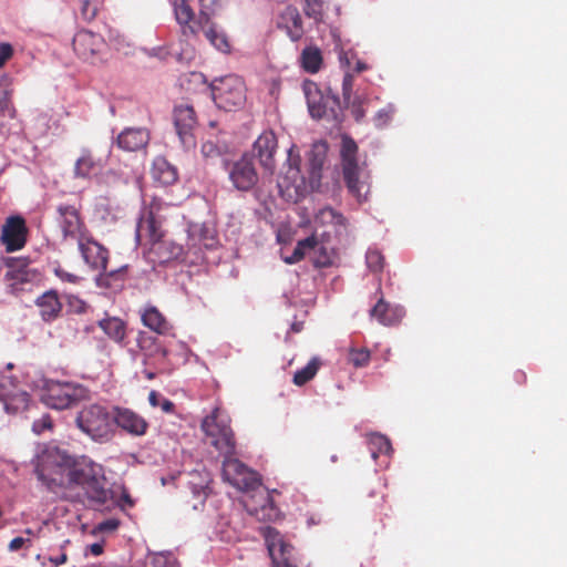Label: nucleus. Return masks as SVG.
<instances>
[{
  "label": "nucleus",
  "mask_w": 567,
  "mask_h": 567,
  "mask_svg": "<svg viewBox=\"0 0 567 567\" xmlns=\"http://www.w3.org/2000/svg\"><path fill=\"white\" fill-rule=\"evenodd\" d=\"M34 472L48 491L62 497H85L93 506L113 498L101 465L82 458L73 462L56 447H47L34 458Z\"/></svg>",
  "instance_id": "nucleus-1"
},
{
  "label": "nucleus",
  "mask_w": 567,
  "mask_h": 567,
  "mask_svg": "<svg viewBox=\"0 0 567 567\" xmlns=\"http://www.w3.org/2000/svg\"><path fill=\"white\" fill-rule=\"evenodd\" d=\"M174 12L184 37H196L202 32L209 43L220 52L226 53L230 51L227 34L212 21L206 12L200 11L196 18L192 7L186 0H175Z\"/></svg>",
  "instance_id": "nucleus-2"
},
{
  "label": "nucleus",
  "mask_w": 567,
  "mask_h": 567,
  "mask_svg": "<svg viewBox=\"0 0 567 567\" xmlns=\"http://www.w3.org/2000/svg\"><path fill=\"white\" fill-rule=\"evenodd\" d=\"M358 145L352 137L348 135L342 136L340 147L342 177L349 193L359 203H362L367 200L370 192V175L358 163Z\"/></svg>",
  "instance_id": "nucleus-3"
},
{
  "label": "nucleus",
  "mask_w": 567,
  "mask_h": 567,
  "mask_svg": "<svg viewBox=\"0 0 567 567\" xmlns=\"http://www.w3.org/2000/svg\"><path fill=\"white\" fill-rule=\"evenodd\" d=\"M75 424L91 440L106 443L113 437V408L99 403L84 405L78 412Z\"/></svg>",
  "instance_id": "nucleus-4"
},
{
  "label": "nucleus",
  "mask_w": 567,
  "mask_h": 567,
  "mask_svg": "<svg viewBox=\"0 0 567 567\" xmlns=\"http://www.w3.org/2000/svg\"><path fill=\"white\" fill-rule=\"evenodd\" d=\"M79 250L84 261L92 268L102 271L97 282L109 288L121 287L124 281V269L106 270L109 250L97 243L91 233L78 241Z\"/></svg>",
  "instance_id": "nucleus-5"
},
{
  "label": "nucleus",
  "mask_w": 567,
  "mask_h": 567,
  "mask_svg": "<svg viewBox=\"0 0 567 567\" xmlns=\"http://www.w3.org/2000/svg\"><path fill=\"white\" fill-rule=\"evenodd\" d=\"M204 431L209 444L214 446L224 457L233 456L236 453V440L230 427L229 416L219 408L202 421Z\"/></svg>",
  "instance_id": "nucleus-6"
},
{
  "label": "nucleus",
  "mask_w": 567,
  "mask_h": 567,
  "mask_svg": "<svg viewBox=\"0 0 567 567\" xmlns=\"http://www.w3.org/2000/svg\"><path fill=\"white\" fill-rule=\"evenodd\" d=\"M163 237L164 231L161 221L156 218L153 210L146 212L137 223L136 239L141 245H151V251L156 254L161 261H167L177 257L182 251V247L172 245L171 251L162 254V248L166 246Z\"/></svg>",
  "instance_id": "nucleus-7"
},
{
  "label": "nucleus",
  "mask_w": 567,
  "mask_h": 567,
  "mask_svg": "<svg viewBox=\"0 0 567 567\" xmlns=\"http://www.w3.org/2000/svg\"><path fill=\"white\" fill-rule=\"evenodd\" d=\"M89 390L82 384L72 382H50L47 384L41 400L51 409L64 410L87 399Z\"/></svg>",
  "instance_id": "nucleus-8"
},
{
  "label": "nucleus",
  "mask_w": 567,
  "mask_h": 567,
  "mask_svg": "<svg viewBox=\"0 0 567 567\" xmlns=\"http://www.w3.org/2000/svg\"><path fill=\"white\" fill-rule=\"evenodd\" d=\"M213 100L219 109L233 111L241 107L246 101V86L241 78L226 75L212 84Z\"/></svg>",
  "instance_id": "nucleus-9"
},
{
  "label": "nucleus",
  "mask_w": 567,
  "mask_h": 567,
  "mask_svg": "<svg viewBox=\"0 0 567 567\" xmlns=\"http://www.w3.org/2000/svg\"><path fill=\"white\" fill-rule=\"evenodd\" d=\"M4 282L10 293L18 296L25 290V285L34 282L39 272L30 267L29 258L9 257L4 260Z\"/></svg>",
  "instance_id": "nucleus-10"
},
{
  "label": "nucleus",
  "mask_w": 567,
  "mask_h": 567,
  "mask_svg": "<svg viewBox=\"0 0 567 567\" xmlns=\"http://www.w3.org/2000/svg\"><path fill=\"white\" fill-rule=\"evenodd\" d=\"M274 567H298L293 555V546L276 528L265 526L260 528Z\"/></svg>",
  "instance_id": "nucleus-11"
},
{
  "label": "nucleus",
  "mask_w": 567,
  "mask_h": 567,
  "mask_svg": "<svg viewBox=\"0 0 567 567\" xmlns=\"http://www.w3.org/2000/svg\"><path fill=\"white\" fill-rule=\"evenodd\" d=\"M173 122L182 146L194 150L196 146V130L198 125L194 107L187 103H181L174 107Z\"/></svg>",
  "instance_id": "nucleus-12"
},
{
  "label": "nucleus",
  "mask_w": 567,
  "mask_h": 567,
  "mask_svg": "<svg viewBox=\"0 0 567 567\" xmlns=\"http://www.w3.org/2000/svg\"><path fill=\"white\" fill-rule=\"evenodd\" d=\"M223 476L229 484L240 491H255L261 485L258 474L233 456L225 457Z\"/></svg>",
  "instance_id": "nucleus-13"
},
{
  "label": "nucleus",
  "mask_w": 567,
  "mask_h": 567,
  "mask_svg": "<svg viewBox=\"0 0 567 567\" xmlns=\"http://www.w3.org/2000/svg\"><path fill=\"white\" fill-rule=\"evenodd\" d=\"M226 169L229 181L238 190L248 192L258 183L259 176L254 157L248 153L243 154L237 161L226 164Z\"/></svg>",
  "instance_id": "nucleus-14"
},
{
  "label": "nucleus",
  "mask_w": 567,
  "mask_h": 567,
  "mask_svg": "<svg viewBox=\"0 0 567 567\" xmlns=\"http://www.w3.org/2000/svg\"><path fill=\"white\" fill-rule=\"evenodd\" d=\"M29 229L25 219L20 215L6 218L1 226L0 241L7 252L21 250L28 241Z\"/></svg>",
  "instance_id": "nucleus-15"
},
{
  "label": "nucleus",
  "mask_w": 567,
  "mask_h": 567,
  "mask_svg": "<svg viewBox=\"0 0 567 567\" xmlns=\"http://www.w3.org/2000/svg\"><path fill=\"white\" fill-rule=\"evenodd\" d=\"M106 49L104 39L92 31L80 30L73 38V50L83 61L96 63Z\"/></svg>",
  "instance_id": "nucleus-16"
},
{
  "label": "nucleus",
  "mask_w": 567,
  "mask_h": 567,
  "mask_svg": "<svg viewBox=\"0 0 567 567\" xmlns=\"http://www.w3.org/2000/svg\"><path fill=\"white\" fill-rule=\"evenodd\" d=\"M115 427H120L132 436H143L148 430V423L142 415L128 408L113 406V435Z\"/></svg>",
  "instance_id": "nucleus-17"
},
{
  "label": "nucleus",
  "mask_w": 567,
  "mask_h": 567,
  "mask_svg": "<svg viewBox=\"0 0 567 567\" xmlns=\"http://www.w3.org/2000/svg\"><path fill=\"white\" fill-rule=\"evenodd\" d=\"M58 213L60 215V227L64 238H71L78 243L82 237H86L90 234L80 216L79 209L74 206L60 205Z\"/></svg>",
  "instance_id": "nucleus-18"
},
{
  "label": "nucleus",
  "mask_w": 567,
  "mask_h": 567,
  "mask_svg": "<svg viewBox=\"0 0 567 567\" xmlns=\"http://www.w3.org/2000/svg\"><path fill=\"white\" fill-rule=\"evenodd\" d=\"M106 166V158L99 157L89 147H82L73 165V177L90 181L100 175Z\"/></svg>",
  "instance_id": "nucleus-19"
},
{
  "label": "nucleus",
  "mask_w": 567,
  "mask_h": 567,
  "mask_svg": "<svg viewBox=\"0 0 567 567\" xmlns=\"http://www.w3.org/2000/svg\"><path fill=\"white\" fill-rule=\"evenodd\" d=\"M278 148V141L272 131L262 132L252 145V154L256 156L261 167L274 173L276 167L275 155Z\"/></svg>",
  "instance_id": "nucleus-20"
},
{
  "label": "nucleus",
  "mask_w": 567,
  "mask_h": 567,
  "mask_svg": "<svg viewBox=\"0 0 567 567\" xmlns=\"http://www.w3.org/2000/svg\"><path fill=\"white\" fill-rule=\"evenodd\" d=\"M277 27L284 30L292 42L299 41L303 34V22L298 9L287 6L278 16Z\"/></svg>",
  "instance_id": "nucleus-21"
},
{
  "label": "nucleus",
  "mask_w": 567,
  "mask_h": 567,
  "mask_svg": "<svg viewBox=\"0 0 567 567\" xmlns=\"http://www.w3.org/2000/svg\"><path fill=\"white\" fill-rule=\"evenodd\" d=\"M34 305L39 309V315L42 321L51 323L61 317L63 305L60 300L59 293L54 289H50L40 295Z\"/></svg>",
  "instance_id": "nucleus-22"
},
{
  "label": "nucleus",
  "mask_w": 567,
  "mask_h": 567,
  "mask_svg": "<svg viewBox=\"0 0 567 567\" xmlns=\"http://www.w3.org/2000/svg\"><path fill=\"white\" fill-rule=\"evenodd\" d=\"M405 311L401 306H391L380 298L370 310V317L377 319L383 326H395L404 317Z\"/></svg>",
  "instance_id": "nucleus-23"
},
{
  "label": "nucleus",
  "mask_w": 567,
  "mask_h": 567,
  "mask_svg": "<svg viewBox=\"0 0 567 567\" xmlns=\"http://www.w3.org/2000/svg\"><path fill=\"white\" fill-rule=\"evenodd\" d=\"M303 91L310 115L317 120L326 116L329 97L324 96L313 82H306Z\"/></svg>",
  "instance_id": "nucleus-24"
},
{
  "label": "nucleus",
  "mask_w": 567,
  "mask_h": 567,
  "mask_svg": "<svg viewBox=\"0 0 567 567\" xmlns=\"http://www.w3.org/2000/svg\"><path fill=\"white\" fill-rule=\"evenodd\" d=\"M148 132L145 128H126L116 140L117 146L127 152H136L147 145Z\"/></svg>",
  "instance_id": "nucleus-25"
},
{
  "label": "nucleus",
  "mask_w": 567,
  "mask_h": 567,
  "mask_svg": "<svg viewBox=\"0 0 567 567\" xmlns=\"http://www.w3.org/2000/svg\"><path fill=\"white\" fill-rule=\"evenodd\" d=\"M151 175L153 179L163 185H172L174 184L178 178L177 169L174 165H172L165 157L157 156L153 161Z\"/></svg>",
  "instance_id": "nucleus-26"
},
{
  "label": "nucleus",
  "mask_w": 567,
  "mask_h": 567,
  "mask_svg": "<svg viewBox=\"0 0 567 567\" xmlns=\"http://www.w3.org/2000/svg\"><path fill=\"white\" fill-rule=\"evenodd\" d=\"M142 322L145 327L158 334H167L171 330V324L164 315L154 306L144 308L141 315Z\"/></svg>",
  "instance_id": "nucleus-27"
},
{
  "label": "nucleus",
  "mask_w": 567,
  "mask_h": 567,
  "mask_svg": "<svg viewBox=\"0 0 567 567\" xmlns=\"http://www.w3.org/2000/svg\"><path fill=\"white\" fill-rule=\"evenodd\" d=\"M330 233L323 231L318 234V246L310 248L313 251V264L318 268L329 267L333 262L334 250L329 246Z\"/></svg>",
  "instance_id": "nucleus-28"
},
{
  "label": "nucleus",
  "mask_w": 567,
  "mask_h": 567,
  "mask_svg": "<svg viewBox=\"0 0 567 567\" xmlns=\"http://www.w3.org/2000/svg\"><path fill=\"white\" fill-rule=\"evenodd\" d=\"M300 157L293 155V147L288 152V169L286 172L282 182H279V187H293L296 192L305 184L303 177L300 174L299 168Z\"/></svg>",
  "instance_id": "nucleus-29"
},
{
  "label": "nucleus",
  "mask_w": 567,
  "mask_h": 567,
  "mask_svg": "<svg viewBox=\"0 0 567 567\" xmlns=\"http://www.w3.org/2000/svg\"><path fill=\"white\" fill-rule=\"evenodd\" d=\"M299 63L302 70L310 74H316L320 71L323 64L322 52L317 45L306 47L299 56Z\"/></svg>",
  "instance_id": "nucleus-30"
},
{
  "label": "nucleus",
  "mask_w": 567,
  "mask_h": 567,
  "mask_svg": "<svg viewBox=\"0 0 567 567\" xmlns=\"http://www.w3.org/2000/svg\"><path fill=\"white\" fill-rule=\"evenodd\" d=\"M315 223L316 225L321 226H332L336 234H339L342 229H346L347 226L346 217L331 207H324L320 209L315 217Z\"/></svg>",
  "instance_id": "nucleus-31"
},
{
  "label": "nucleus",
  "mask_w": 567,
  "mask_h": 567,
  "mask_svg": "<svg viewBox=\"0 0 567 567\" xmlns=\"http://www.w3.org/2000/svg\"><path fill=\"white\" fill-rule=\"evenodd\" d=\"M99 327L113 341L120 343L125 339L126 324L117 317H107L99 321Z\"/></svg>",
  "instance_id": "nucleus-32"
},
{
  "label": "nucleus",
  "mask_w": 567,
  "mask_h": 567,
  "mask_svg": "<svg viewBox=\"0 0 567 567\" xmlns=\"http://www.w3.org/2000/svg\"><path fill=\"white\" fill-rule=\"evenodd\" d=\"M137 344L140 349L150 357H159L164 359L168 354L167 349L159 342V340L147 333H140Z\"/></svg>",
  "instance_id": "nucleus-33"
},
{
  "label": "nucleus",
  "mask_w": 567,
  "mask_h": 567,
  "mask_svg": "<svg viewBox=\"0 0 567 567\" xmlns=\"http://www.w3.org/2000/svg\"><path fill=\"white\" fill-rule=\"evenodd\" d=\"M318 246V229L316 228L315 233L297 243L292 254L289 257L285 258V262L292 265L299 262L303 259L306 250L310 248H316Z\"/></svg>",
  "instance_id": "nucleus-34"
},
{
  "label": "nucleus",
  "mask_w": 567,
  "mask_h": 567,
  "mask_svg": "<svg viewBox=\"0 0 567 567\" xmlns=\"http://www.w3.org/2000/svg\"><path fill=\"white\" fill-rule=\"evenodd\" d=\"M368 444L374 460L379 454H390L392 452L390 440L385 435L379 433L370 434L368 436Z\"/></svg>",
  "instance_id": "nucleus-35"
},
{
  "label": "nucleus",
  "mask_w": 567,
  "mask_h": 567,
  "mask_svg": "<svg viewBox=\"0 0 567 567\" xmlns=\"http://www.w3.org/2000/svg\"><path fill=\"white\" fill-rule=\"evenodd\" d=\"M320 360L318 358H312L306 367L298 370L293 374V383L298 386L305 385L307 382L312 380L315 375L317 374L319 368H320Z\"/></svg>",
  "instance_id": "nucleus-36"
},
{
  "label": "nucleus",
  "mask_w": 567,
  "mask_h": 567,
  "mask_svg": "<svg viewBox=\"0 0 567 567\" xmlns=\"http://www.w3.org/2000/svg\"><path fill=\"white\" fill-rule=\"evenodd\" d=\"M208 480L203 481L202 483H195L190 481V489H192V501H187L193 507V509H199L204 506L205 501L208 496Z\"/></svg>",
  "instance_id": "nucleus-37"
},
{
  "label": "nucleus",
  "mask_w": 567,
  "mask_h": 567,
  "mask_svg": "<svg viewBox=\"0 0 567 567\" xmlns=\"http://www.w3.org/2000/svg\"><path fill=\"white\" fill-rule=\"evenodd\" d=\"M302 10L306 17L316 23L323 22L326 0H302Z\"/></svg>",
  "instance_id": "nucleus-38"
},
{
  "label": "nucleus",
  "mask_w": 567,
  "mask_h": 567,
  "mask_svg": "<svg viewBox=\"0 0 567 567\" xmlns=\"http://www.w3.org/2000/svg\"><path fill=\"white\" fill-rule=\"evenodd\" d=\"M371 353L367 348H352L349 351V362L355 368L367 367L370 362Z\"/></svg>",
  "instance_id": "nucleus-39"
},
{
  "label": "nucleus",
  "mask_w": 567,
  "mask_h": 567,
  "mask_svg": "<svg viewBox=\"0 0 567 567\" xmlns=\"http://www.w3.org/2000/svg\"><path fill=\"white\" fill-rule=\"evenodd\" d=\"M148 402L153 408H161V410L165 413L174 412V403L164 398L161 393L155 390H152L148 394Z\"/></svg>",
  "instance_id": "nucleus-40"
},
{
  "label": "nucleus",
  "mask_w": 567,
  "mask_h": 567,
  "mask_svg": "<svg viewBox=\"0 0 567 567\" xmlns=\"http://www.w3.org/2000/svg\"><path fill=\"white\" fill-rule=\"evenodd\" d=\"M365 261L368 268L373 272H380L384 266V257L383 255L375 249H369L365 255Z\"/></svg>",
  "instance_id": "nucleus-41"
},
{
  "label": "nucleus",
  "mask_w": 567,
  "mask_h": 567,
  "mask_svg": "<svg viewBox=\"0 0 567 567\" xmlns=\"http://www.w3.org/2000/svg\"><path fill=\"white\" fill-rule=\"evenodd\" d=\"M200 152L204 158L215 159L221 155L223 147L216 142L208 140L202 144Z\"/></svg>",
  "instance_id": "nucleus-42"
},
{
  "label": "nucleus",
  "mask_w": 567,
  "mask_h": 567,
  "mask_svg": "<svg viewBox=\"0 0 567 567\" xmlns=\"http://www.w3.org/2000/svg\"><path fill=\"white\" fill-rule=\"evenodd\" d=\"M70 544V540L66 539L64 540L61 546H60V550L61 553L59 555H49L47 557V560L48 563L50 564L51 567H59L61 565H64L69 557H68V554L65 551V547Z\"/></svg>",
  "instance_id": "nucleus-43"
},
{
  "label": "nucleus",
  "mask_w": 567,
  "mask_h": 567,
  "mask_svg": "<svg viewBox=\"0 0 567 567\" xmlns=\"http://www.w3.org/2000/svg\"><path fill=\"white\" fill-rule=\"evenodd\" d=\"M228 0H200L202 10L209 14H215L227 4Z\"/></svg>",
  "instance_id": "nucleus-44"
},
{
  "label": "nucleus",
  "mask_w": 567,
  "mask_h": 567,
  "mask_svg": "<svg viewBox=\"0 0 567 567\" xmlns=\"http://www.w3.org/2000/svg\"><path fill=\"white\" fill-rule=\"evenodd\" d=\"M54 275L63 282L69 284H78L80 280V277L66 271L64 268H62L60 265H56L53 269Z\"/></svg>",
  "instance_id": "nucleus-45"
},
{
  "label": "nucleus",
  "mask_w": 567,
  "mask_h": 567,
  "mask_svg": "<svg viewBox=\"0 0 567 567\" xmlns=\"http://www.w3.org/2000/svg\"><path fill=\"white\" fill-rule=\"evenodd\" d=\"M82 1V6H81V13H82V17L85 19V20H92L96 17L97 14V6L95 3L92 2V0H81Z\"/></svg>",
  "instance_id": "nucleus-46"
},
{
  "label": "nucleus",
  "mask_w": 567,
  "mask_h": 567,
  "mask_svg": "<svg viewBox=\"0 0 567 567\" xmlns=\"http://www.w3.org/2000/svg\"><path fill=\"white\" fill-rule=\"evenodd\" d=\"M353 87V75L346 73L342 80V95L346 104H350Z\"/></svg>",
  "instance_id": "nucleus-47"
},
{
  "label": "nucleus",
  "mask_w": 567,
  "mask_h": 567,
  "mask_svg": "<svg viewBox=\"0 0 567 567\" xmlns=\"http://www.w3.org/2000/svg\"><path fill=\"white\" fill-rule=\"evenodd\" d=\"M53 426L52 419L49 414L43 415L41 419L35 420L32 424V430L37 434L42 433L45 430H51Z\"/></svg>",
  "instance_id": "nucleus-48"
},
{
  "label": "nucleus",
  "mask_w": 567,
  "mask_h": 567,
  "mask_svg": "<svg viewBox=\"0 0 567 567\" xmlns=\"http://www.w3.org/2000/svg\"><path fill=\"white\" fill-rule=\"evenodd\" d=\"M68 305L70 310L74 313H84L87 309L86 302L76 296H69Z\"/></svg>",
  "instance_id": "nucleus-49"
},
{
  "label": "nucleus",
  "mask_w": 567,
  "mask_h": 567,
  "mask_svg": "<svg viewBox=\"0 0 567 567\" xmlns=\"http://www.w3.org/2000/svg\"><path fill=\"white\" fill-rule=\"evenodd\" d=\"M13 55V48L10 43L0 44V68Z\"/></svg>",
  "instance_id": "nucleus-50"
},
{
  "label": "nucleus",
  "mask_w": 567,
  "mask_h": 567,
  "mask_svg": "<svg viewBox=\"0 0 567 567\" xmlns=\"http://www.w3.org/2000/svg\"><path fill=\"white\" fill-rule=\"evenodd\" d=\"M347 106L351 107V112L357 121H360L364 116V111L359 99L350 100V104H347Z\"/></svg>",
  "instance_id": "nucleus-51"
},
{
  "label": "nucleus",
  "mask_w": 567,
  "mask_h": 567,
  "mask_svg": "<svg viewBox=\"0 0 567 567\" xmlns=\"http://www.w3.org/2000/svg\"><path fill=\"white\" fill-rule=\"evenodd\" d=\"M391 120V111L386 109L380 110L375 115V124L377 126H384Z\"/></svg>",
  "instance_id": "nucleus-52"
},
{
  "label": "nucleus",
  "mask_w": 567,
  "mask_h": 567,
  "mask_svg": "<svg viewBox=\"0 0 567 567\" xmlns=\"http://www.w3.org/2000/svg\"><path fill=\"white\" fill-rule=\"evenodd\" d=\"M120 522L117 519H106L99 525L101 532H111L117 529Z\"/></svg>",
  "instance_id": "nucleus-53"
},
{
  "label": "nucleus",
  "mask_w": 567,
  "mask_h": 567,
  "mask_svg": "<svg viewBox=\"0 0 567 567\" xmlns=\"http://www.w3.org/2000/svg\"><path fill=\"white\" fill-rule=\"evenodd\" d=\"M25 542H28V539L23 538V537H14L10 543H9V549L11 551H17L19 549H21L23 547V545L25 544Z\"/></svg>",
  "instance_id": "nucleus-54"
},
{
  "label": "nucleus",
  "mask_w": 567,
  "mask_h": 567,
  "mask_svg": "<svg viewBox=\"0 0 567 567\" xmlns=\"http://www.w3.org/2000/svg\"><path fill=\"white\" fill-rule=\"evenodd\" d=\"M89 549H90V553H91L92 555H94V556H100V555H102V554H103V550H104L103 545H102V544H100V543L91 544V545H90V547H89Z\"/></svg>",
  "instance_id": "nucleus-55"
},
{
  "label": "nucleus",
  "mask_w": 567,
  "mask_h": 567,
  "mask_svg": "<svg viewBox=\"0 0 567 567\" xmlns=\"http://www.w3.org/2000/svg\"><path fill=\"white\" fill-rule=\"evenodd\" d=\"M265 501L269 504V506L262 505V507H261V512H266V511L275 512V508H274V506L271 505V498H270V496L268 495V493H265Z\"/></svg>",
  "instance_id": "nucleus-56"
},
{
  "label": "nucleus",
  "mask_w": 567,
  "mask_h": 567,
  "mask_svg": "<svg viewBox=\"0 0 567 567\" xmlns=\"http://www.w3.org/2000/svg\"><path fill=\"white\" fill-rule=\"evenodd\" d=\"M367 69H368V66H367V64H365L364 62H362V61H357L355 66H354V69H353V70H354L357 73H360V72H362V71H364V70H367Z\"/></svg>",
  "instance_id": "nucleus-57"
},
{
  "label": "nucleus",
  "mask_w": 567,
  "mask_h": 567,
  "mask_svg": "<svg viewBox=\"0 0 567 567\" xmlns=\"http://www.w3.org/2000/svg\"><path fill=\"white\" fill-rule=\"evenodd\" d=\"M123 499L127 503V505H128L130 507L134 506V502H133V499L131 498L130 494L124 495V496H123Z\"/></svg>",
  "instance_id": "nucleus-58"
},
{
  "label": "nucleus",
  "mask_w": 567,
  "mask_h": 567,
  "mask_svg": "<svg viewBox=\"0 0 567 567\" xmlns=\"http://www.w3.org/2000/svg\"><path fill=\"white\" fill-rule=\"evenodd\" d=\"M193 78H196V80H203V75L200 73H193Z\"/></svg>",
  "instance_id": "nucleus-59"
},
{
  "label": "nucleus",
  "mask_w": 567,
  "mask_h": 567,
  "mask_svg": "<svg viewBox=\"0 0 567 567\" xmlns=\"http://www.w3.org/2000/svg\"><path fill=\"white\" fill-rule=\"evenodd\" d=\"M337 461H338V456H337V455H332V456H331V462H333V463H334V462H337Z\"/></svg>",
  "instance_id": "nucleus-60"
}]
</instances>
